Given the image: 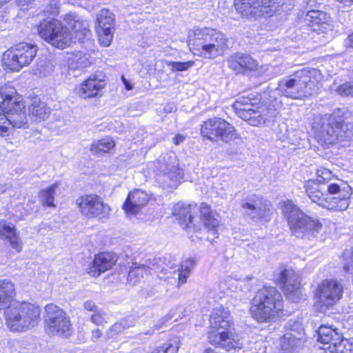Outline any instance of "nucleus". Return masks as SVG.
<instances>
[{
  "instance_id": "nucleus-1",
  "label": "nucleus",
  "mask_w": 353,
  "mask_h": 353,
  "mask_svg": "<svg viewBox=\"0 0 353 353\" xmlns=\"http://www.w3.org/2000/svg\"><path fill=\"white\" fill-rule=\"evenodd\" d=\"M316 178L304 183L305 192L310 200L318 205L333 211L346 210L350 205L352 188L339 180L332 182L334 176L325 168L316 170Z\"/></svg>"
},
{
  "instance_id": "nucleus-2",
  "label": "nucleus",
  "mask_w": 353,
  "mask_h": 353,
  "mask_svg": "<svg viewBox=\"0 0 353 353\" xmlns=\"http://www.w3.org/2000/svg\"><path fill=\"white\" fill-rule=\"evenodd\" d=\"M315 69L302 70L280 81L276 91L285 97L298 99L314 95L319 90Z\"/></svg>"
},
{
  "instance_id": "nucleus-3",
  "label": "nucleus",
  "mask_w": 353,
  "mask_h": 353,
  "mask_svg": "<svg viewBox=\"0 0 353 353\" xmlns=\"http://www.w3.org/2000/svg\"><path fill=\"white\" fill-rule=\"evenodd\" d=\"M200 221L194 222V214L197 211L196 205H186L184 203H176L173 208V215L179 221L183 228L190 232H197L201 229L203 225L212 232V234H216V228L219 226V221L215 217V214L211 210L210 205L206 203H202L200 205Z\"/></svg>"
},
{
  "instance_id": "nucleus-4",
  "label": "nucleus",
  "mask_w": 353,
  "mask_h": 353,
  "mask_svg": "<svg viewBox=\"0 0 353 353\" xmlns=\"http://www.w3.org/2000/svg\"><path fill=\"white\" fill-rule=\"evenodd\" d=\"M282 211L292 233L298 238L312 241L322 230L323 225L319 219L305 214L292 201L284 202Z\"/></svg>"
},
{
  "instance_id": "nucleus-5",
  "label": "nucleus",
  "mask_w": 353,
  "mask_h": 353,
  "mask_svg": "<svg viewBox=\"0 0 353 353\" xmlns=\"http://www.w3.org/2000/svg\"><path fill=\"white\" fill-rule=\"evenodd\" d=\"M283 297L279 290L272 286H263L252 299L250 311L258 322L270 321L282 310Z\"/></svg>"
},
{
  "instance_id": "nucleus-6",
  "label": "nucleus",
  "mask_w": 353,
  "mask_h": 353,
  "mask_svg": "<svg viewBox=\"0 0 353 353\" xmlns=\"http://www.w3.org/2000/svg\"><path fill=\"white\" fill-rule=\"evenodd\" d=\"M15 89L10 85L0 88V97L2 101L0 108L3 114L0 115V123L6 120L8 125L16 128H28V118L26 105L19 97L15 96Z\"/></svg>"
},
{
  "instance_id": "nucleus-7",
  "label": "nucleus",
  "mask_w": 353,
  "mask_h": 353,
  "mask_svg": "<svg viewBox=\"0 0 353 353\" xmlns=\"http://www.w3.org/2000/svg\"><path fill=\"white\" fill-rule=\"evenodd\" d=\"M190 43L201 50L209 59L223 54L228 48V39L220 30L212 28H196L189 32Z\"/></svg>"
},
{
  "instance_id": "nucleus-8",
  "label": "nucleus",
  "mask_w": 353,
  "mask_h": 353,
  "mask_svg": "<svg viewBox=\"0 0 353 353\" xmlns=\"http://www.w3.org/2000/svg\"><path fill=\"white\" fill-rule=\"evenodd\" d=\"M313 128L315 138L323 146L334 144L336 141H343L352 136L347 125L341 118L332 114L321 116L314 123Z\"/></svg>"
},
{
  "instance_id": "nucleus-9",
  "label": "nucleus",
  "mask_w": 353,
  "mask_h": 353,
  "mask_svg": "<svg viewBox=\"0 0 353 353\" xmlns=\"http://www.w3.org/2000/svg\"><path fill=\"white\" fill-rule=\"evenodd\" d=\"M41 309L28 302L17 303L6 312V325L13 332H24L37 326Z\"/></svg>"
},
{
  "instance_id": "nucleus-10",
  "label": "nucleus",
  "mask_w": 353,
  "mask_h": 353,
  "mask_svg": "<svg viewBox=\"0 0 353 353\" xmlns=\"http://www.w3.org/2000/svg\"><path fill=\"white\" fill-rule=\"evenodd\" d=\"M45 330L49 335L67 338L72 334L70 316L59 306L49 303L44 307Z\"/></svg>"
},
{
  "instance_id": "nucleus-11",
  "label": "nucleus",
  "mask_w": 353,
  "mask_h": 353,
  "mask_svg": "<svg viewBox=\"0 0 353 353\" xmlns=\"http://www.w3.org/2000/svg\"><path fill=\"white\" fill-rule=\"evenodd\" d=\"M39 36L57 48H65L72 42V35L57 19L48 18L37 27Z\"/></svg>"
},
{
  "instance_id": "nucleus-12",
  "label": "nucleus",
  "mask_w": 353,
  "mask_h": 353,
  "mask_svg": "<svg viewBox=\"0 0 353 353\" xmlns=\"http://www.w3.org/2000/svg\"><path fill=\"white\" fill-rule=\"evenodd\" d=\"M37 52L34 44L20 43L6 50L2 57L3 64L12 71L18 72L33 61Z\"/></svg>"
},
{
  "instance_id": "nucleus-13",
  "label": "nucleus",
  "mask_w": 353,
  "mask_h": 353,
  "mask_svg": "<svg viewBox=\"0 0 353 353\" xmlns=\"http://www.w3.org/2000/svg\"><path fill=\"white\" fill-rule=\"evenodd\" d=\"M283 3L284 0H234V6L243 17H271Z\"/></svg>"
},
{
  "instance_id": "nucleus-14",
  "label": "nucleus",
  "mask_w": 353,
  "mask_h": 353,
  "mask_svg": "<svg viewBox=\"0 0 353 353\" xmlns=\"http://www.w3.org/2000/svg\"><path fill=\"white\" fill-rule=\"evenodd\" d=\"M283 3L284 0H234V6L243 17H271Z\"/></svg>"
},
{
  "instance_id": "nucleus-15",
  "label": "nucleus",
  "mask_w": 353,
  "mask_h": 353,
  "mask_svg": "<svg viewBox=\"0 0 353 353\" xmlns=\"http://www.w3.org/2000/svg\"><path fill=\"white\" fill-rule=\"evenodd\" d=\"M275 283L280 285L287 298L292 302H298L302 296L301 278L292 269L279 268L274 274Z\"/></svg>"
},
{
  "instance_id": "nucleus-16",
  "label": "nucleus",
  "mask_w": 353,
  "mask_h": 353,
  "mask_svg": "<svg viewBox=\"0 0 353 353\" xmlns=\"http://www.w3.org/2000/svg\"><path fill=\"white\" fill-rule=\"evenodd\" d=\"M201 133L213 141H222L228 143L237 138L234 128L221 119H210L201 127Z\"/></svg>"
},
{
  "instance_id": "nucleus-17",
  "label": "nucleus",
  "mask_w": 353,
  "mask_h": 353,
  "mask_svg": "<svg viewBox=\"0 0 353 353\" xmlns=\"http://www.w3.org/2000/svg\"><path fill=\"white\" fill-rule=\"evenodd\" d=\"M343 286L336 279L323 280L316 290V296L321 307L329 308L336 305L342 298Z\"/></svg>"
},
{
  "instance_id": "nucleus-18",
  "label": "nucleus",
  "mask_w": 353,
  "mask_h": 353,
  "mask_svg": "<svg viewBox=\"0 0 353 353\" xmlns=\"http://www.w3.org/2000/svg\"><path fill=\"white\" fill-rule=\"evenodd\" d=\"M81 213L88 218L107 217L111 211L110 207L97 194H85L77 199Z\"/></svg>"
},
{
  "instance_id": "nucleus-19",
  "label": "nucleus",
  "mask_w": 353,
  "mask_h": 353,
  "mask_svg": "<svg viewBox=\"0 0 353 353\" xmlns=\"http://www.w3.org/2000/svg\"><path fill=\"white\" fill-rule=\"evenodd\" d=\"M241 207L247 217L258 221L266 219L270 216L271 204L263 197L252 194L245 199Z\"/></svg>"
},
{
  "instance_id": "nucleus-20",
  "label": "nucleus",
  "mask_w": 353,
  "mask_h": 353,
  "mask_svg": "<svg viewBox=\"0 0 353 353\" xmlns=\"http://www.w3.org/2000/svg\"><path fill=\"white\" fill-rule=\"evenodd\" d=\"M97 32L101 45L108 46L113 38L114 14L108 9H103L97 18Z\"/></svg>"
},
{
  "instance_id": "nucleus-21",
  "label": "nucleus",
  "mask_w": 353,
  "mask_h": 353,
  "mask_svg": "<svg viewBox=\"0 0 353 353\" xmlns=\"http://www.w3.org/2000/svg\"><path fill=\"white\" fill-rule=\"evenodd\" d=\"M318 341L324 345H328L323 347L328 350L331 353H347V347L341 352L339 346H343L345 341L348 339H343L341 334L331 327L321 325L318 330Z\"/></svg>"
},
{
  "instance_id": "nucleus-22",
  "label": "nucleus",
  "mask_w": 353,
  "mask_h": 353,
  "mask_svg": "<svg viewBox=\"0 0 353 353\" xmlns=\"http://www.w3.org/2000/svg\"><path fill=\"white\" fill-rule=\"evenodd\" d=\"M214 330L210 331L208 333V339L210 344L225 349L227 351L241 347V343L239 342V340L234 339L228 330H223L219 331L220 329Z\"/></svg>"
},
{
  "instance_id": "nucleus-23",
  "label": "nucleus",
  "mask_w": 353,
  "mask_h": 353,
  "mask_svg": "<svg viewBox=\"0 0 353 353\" xmlns=\"http://www.w3.org/2000/svg\"><path fill=\"white\" fill-rule=\"evenodd\" d=\"M260 101L261 98L253 94H243L236 99L232 108L240 118L248 122V119L253 114L254 108L259 105Z\"/></svg>"
},
{
  "instance_id": "nucleus-24",
  "label": "nucleus",
  "mask_w": 353,
  "mask_h": 353,
  "mask_svg": "<svg viewBox=\"0 0 353 353\" xmlns=\"http://www.w3.org/2000/svg\"><path fill=\"white\" fill-rule=\"evenodd\" d=\"M228 67L236 74L245 73L247 71H254L258 66V62L250 55L236 52L228 59Z\"/></svg>"
},
{
  "instance_id": "nucleus-25",
  "label": "nucleus",
  "mask_w": 353,
  "mask_h": 353,
  "mask_svg": "<svg viewBox=\"0 0 353 353\" xmlns=\"http://www.w3.org/2000/svg\"><path fill=\"white\" fill-rule=\"evenodd\" d=\"M148 195L141 190L130 192L123 205V209L128 216L137 214L148 203Z\"/></svg>"
},
{
  "instance_id": "nucleus-26",
  "label": "nucleus",
  "mask_w": 353,
  "mask_h": 353,
  "mask_svg": "<svg viewBox=\"0 0 353 353\" xmlns=\"http://www.w3.org/2000/svg\"><path fill=\"white\" fill-rule=\"evenodd\" d=\"M117 261V256L111 252H103L95 256L88 273L93 277L99 276L101 273L112 268Z\"/></svg>"
},
{
  "instance_id": "nucleus-27",
  "label": "nucleus",
  "mask_w": 353,
  "mask_h": 353,
  "mask_svg": "<svg viewBox=\"0 0 353 353\" xmlns=\"http://www.w3.org/2000/svg\"><path fill=\"white\" fill-rule=\"evenodd\" d=\"M105 83L96 75L90 76L77 89V94L83 99L98 96L99 92L104 88Z\"/></svg>"
},
{
  "instance_id": "nucleus-28",
  "label": "nucleus",
  "mask_w": 353,
  "mask_h": 353,
  "mask_svg": "<svg viewBox=\"0 0 353 353\" xmlns=\"http://www.w3.org/2000/svg\"><path fill=\"white\" fill-rule=\"evenodd\" d=\"M211 327L212 329L226 330L232 325L230 312L228 308L222 306L213 310L210 315Z\"/></svg>"
},
{
  "instance_id": "nucleus-29",
  "label": "nucleus",
  "mask_w": 353,
  "mask_h": 353,
  "mask_svg": "<svg viewBox=\"0 0 353 353\" xmlns=\"http://www.w3.org/2000/svg\"><path fill=\"white\" fill-rule=\"evenodd\" d=\"M14 296V284L8 280H0V310L8 308Z\"/></svg>"
},
{
  "instance_id": "nucleus-30",
  "label": "nucleus",
  "mask_w": 353,
  "mask_h": 353,
  "mask_svg": "<svg viewBox=\"0 0 353 353\" xmlns=\"http://www.w3.org/2000/svg\"><path fill=\"white\" fill-rule=\"evenodd\" d=\"M329 19L326 12L316 10L308 11L305 17V21L314 31L321 30V27L324 28Z\"/></svg>"
},
{
  "instance_id": "nucleus-31",
  "label": "nucleus",
  "mask_w": 353,
  "mask_h": 353,
  "mask_svg": "<svg viewBox=\"0 0 353 353\" xmlns=\"http://www.w3.org/2000/svg\"><path fill=\"white\" fill-rule=\"evenodd\" d=\"M0 238L8 239L13 248L18 252L21 250V243L16 234L15 228L8 225L4 220L0 221Z\"/></svg>"
},
{
  "instance_id": "nucleus-32",
  "label": "nucleus",
  "mask_w": 353,
  "mask_h": 353,
  "mask_svg": "<svg viewBox=\"0 0 353 353\" xmlns=\"http://www.w3.org/2000/svg\"><path fill=\"white\" fill-rule=\"evenodd\" d=\"M194 265V261L190 259H185L181 262V265L178 267V269L176 270L179 284H184L186 283L187 279ZM172 270L173 272H176L175 268L172 266H170L169 270L167 268H163L161 269V272L165 274L171 273Z\"/></svg>"
},
{
  "instance_id": "nucleus-33",
  "label": "nucleus",
  "mask_w": 353,
  "mask_h": 353,
  "mask_svg": "<svg viewBox=\"0 0 353 353\" xmlns=\"http://www.w3.org/2000/svg\"><path fill=\"white\" fill-rule=\"evenodd\" d=\"M29 112L32 119L37 122L45 120L50 114V110L38 98L32 99L31 105L29 107Z\"/></svg>"
},
{
  "instance_id": "nucleus-34",
  "label": "nucleus",
  "mask_w": 353,
  "mask_h": 353,
  "mask_svg": "<svg viewBox=\"0 0 353 353\" xmlns=\"http://www.w3.org/2000/svg\"><path fill=\"white\" fill-rule=\"evenodd\" d=\"M90 64L91 62L88 57L81 52L73 54L68 58V67L69 71H81L85 68L88 67Z\"/></svg>"
},
{
  "instance_id": "nucleus-35",
  "label": "nucleus",
  "mask_w": 353,
  "mask_h": 353,
  "mask_svg": "<svg viewBox=\"0 0 353 353\" xmlns=\"http://www.w3.org/2000/svg\"><path fill=\"white\" fill-rule=\"evenodd\" d=\"M71 29L72 38L74 37L75 40L79 42H83V40L88 37L91 32L88 29V23L86 21H83L81 19L76 21L74 24L70 28ZM70 33V32H69Z\"/></svg>"
},
{
  "instance_id": "nucleus-36",
  "label": "nucleus",
  "mask_w": 353,
  "mask_h": 353,
  "mask_svg": "<svg viewBox=\"0 0 353 353\" xmlns=\"http://www.w3.org/2000/svg\"><path fill=\"white\" fill-rule=\"evenodd\" d=\"M303 341L295 334L287 332L284 334L281 343V350L285 353H292L293 350L302 345Z\"/></svg>"
},
{
  "instance_id": "nucleus-37",
  "label": "nucleus",
  "mask_w": 353,
  "mask_h": 353,
  "mask_svg": "<svg viewBox=\"0 0 353 353\" xmlns=\"http://www.w3.org/2000/svg\"><path fill=\"white\" fill-rule=\"evenodd\" d=\"M148 270L149 267L148 265L133 263L128 273V283L131 285H136Z\"/></svg>"
},
{
  "instance_id": "nucleus-38",
  "label": "nucleus",
  "mask_w": 353,
  "mask_h": 353,
  "mask_svg": "<svg viewBox=\"0 0 353 353\" xmlns=\"http://www.w3.org/2000/svg\"><path fill=\"white\" fill-rule=\"evenodd\" d=\"M114 146V141L111 137H107L94 141L91 145L90 152L96 153H108L111 152Z\"/></svg>"
},
{
  "instance_id": "nucleus-39",
  "label": "nucleus",
  "mask_w": 353,
  "mask_h": 353,
  "mask_svg": "<svg viewBox=\"0 0 353 353\" xmlns=\"http://www.w3.org/2000/svg\"><path fill=\"white\" fill-rule=\"evenodd\" d=\"M267 112V110L263 105H256L253 109L252 115L248 119V123L253 126H260L265 124L268 120Z\"/></svg>"
},
{
  "instance_id": "nucleus-40",
  "label": "nucleus",
  "mask_w": 353,
  "mask_h": 353,
  "mask_svg": "<svg viewBox=\"0 0 353 353\" xmlns=\"http://www.w3.org/2000/svg\"><path fill=\"white\" fill-rule=\"evenodd\" d=\"M58 187V183H55L47 189L40 192L39 198L42 205L48 207L55 206L54 204V194Z\"/></svg>"
},
{
  "instance_id": "nucleus-41",
  "label": "nucleus",
  "mask_w": 353,
  "mask_h": 353,
  "mask_svg": "<svg viewBox=\"0 0 353 353\" xmlns=\"http://www.w3.org/2000/svg\"><path fill=\"white\" fill-rule=\"evenodd\" d=\"M165 176L171 179L173 184L170 185H174L177 182H179L183 178V170L178 166L172 165L167 166L164 170Z\"/></svg>"
},
{
  "instance_id": "nucleus-42",
  "label": "nucleus",
  "mask_w": 353,
  "mask_h": 353,
  "mask_svg": "<svg viewBox=\"0 0 353 353\" xmlns=\"http://www.w3.org/2000/svg\"><path fill=\"white\" fill-rule=\"evenodd\" d=\"M179 344L176 339H170L156 347L151 353H177Z\"/></svg>"
},
{
  "instance_id": "nucleus-43",
  "label": "nucleus",
  "mask_w": 353,
  "mask_h": 353,
  "mask_svg": "<svg viewBox=\"0 0 353 353\" xmlns=\"http://www.w3.org/2000/svg\"><path fill=\"white\" fill-rule=\"evenodd\" d=\"M166 64L170 67L172 72H183L192 68L194 65V62L192 61L185 62L166 61Z\"/></svg>"
},
{
  "instance_id": "nucleus-44",
  "label": "nucleus",
  "mask_w": 353,
  "mask_h": 353,
  "mask_svg": "<svg viewBox=\"0 0 353 353\" xmlns=\"http://www.w3.org/2000/svg\"><path fill=\"white\" fill-rule=\"evenodd\" d=\"M336 92L341 97H353V81L345 82L339 85Z\"/></svg>"
},
{
  "instance_id": "nucleus-45",
  "label": "nucleus",
  "mask_w": 353,
  "mask_h": 353,
  "mask_svg": "<svg viewBox=\"0 0 353 353\" xmlns=\"http://www.w3.org/2000/svg\"><path fill=\"white\" fill-rule=\"evenodd\" d=\"M287 327L289 330L288 332H292L296 335V336H299V338L303 340L304 336V329L303 328V325L301 323L295 320H290L288 323Z\"/></svg>"
},
{
  "instance_id": "nucleus-46",
  "label": "nucleus",
  "mask_w": 353,
  "mask_h": 353,
  "mask_svg": "<svg viewBox=\"0 0 353 353\" xmlns=\"http://www.w3.org/2000/svg\"><path fill=\"white\" fill-rule=\"evenodd\" d=\"M105 313L99 309L91 315L90 321L97 325H102L105 322Z\"/></svg>"
},
{
  "instance_id": "nucleus-47",
  "label": "nucleus",
  "mask_w": 353,
  "mask_h": 353,
  "mask_svg": "<svg viewBox=\"0 0 353 353\" xmlns=\"http://www.w3.org/2000/svg\"><path fill=\"white\" fill-rule=\"evenodd\" d=\"M125 325L121 321L114 323L107 332L108 338H112L114 335L121 333L125 330Z\"/></svg>"
},
{
  "instance_id": "nucleus-48",
  "label": "nucleus",
  "mask_w": 353,
  "mask_h": 353,
  "mask_svg": "<svg viewBox=\"0 0 353 353\" xmlns=\"http://www.w3.org/2000/svg\"><path fill=\"white\" fill-rule=\"evenodd\" d=\"M172 316L170 314H168V315H166L165 316L162 318L161 320H159L158 323L157 325H155L153 328L150 329L143 333H139L138 334V336L140 337L142 334L149 335V336L152 335L154 334L155 330L160 329L163 326V325H164L165 323V322L170 320L172 319Z\"/></svg>"
},
{
  "instance_id": "nucleus-49",
  "label": "nucleus",
  "mask_w": 353,
  "mask_h": 353,
  "mask_svg": "<svg viewBox=\"0 0 353 353\" xmlns=\"http://www.w3.org/2000/svg\"><path fill=\"white\" fill-rule=\"evenodd\" d=\"M81 19V17L77 15L74 12H69L64 17V21L68 28H66L67 29L71 28L72 26V24H74L76 23V21H78Z\"/></svg>"
},
{
  "instance_id": "nucleus-50",
  "label": "nucleus",
  "mask_w": 353,
  "mask_h": 353,
  "mask_svg": "<svg viewBox=\"0 0 353 353\" xmlns=\"http://www.w3.org/2000/svg\"><path fill=\"white\" fill-rule=\"evenodd\" d=\"M83 307L85 310L92 312H94L99 309L92 301H85L83 304Z\"/></svg>"
},
{
  "instance_id": "nucleus-51",
  "label": "nucleus",
  "mask_w": 353,
  "mask_h": 353,
  "mask_svg": "<svg viewBox=\"0 0 353 353\" xmlns=\"http://www.w3.org/2000/svg\"><path fill=\"white\" fill-rule=\"evenodd\" d=\"M345 261L344 269L346 271L353 269V252L350 254L349 257L347 256V254H345Z\"/></svg>"
},
{
  "instance_id": "nucleus-52",
  "label": "nucleus",
  "mask_w": 353,
  "mask_h": 353,
  "mask_svg": "<svg viewBox=\"0 0 353 353\" xmlns=\"http://www.w3.org/2000/svg\"><path fill=\"white\" fill-rule=\"evenodd\" d=\"M343 346H339V351L343 352L345 349V346L347 347V353H353V338L350 340L345 341Z\"/></svg>"
},
{
  "instance_id": "nucleus-53",
  "label": "nucleus",
  "mask_w": 353,
  "mask_h": 353,
  "mask_svg": "<svg viewBox=\"0 0 353 353\" xmlns=\"http://www.w3.org/2000/svg\"><path fill=\"white\" fill-rule=\"evenodd\" d=\"M121 323H123L125 325V330L129 328L132 326H134L136 323L137 319L134 317H127L125 319H121Z\"/></svg>"
},
{
  "instance_id": "nucleus-54",
  "label": "nucleus",
  "mask_w": 353,
  "mask_h": 353,
  "mask_svg": "<svg viewBox=\"0 0 353 353\" xmlns=\"http://www.w3.org/2000/svg\"><path fill=\"white\" fill-rule=\"evenodd\" d=\"M0 134L3 136L6 135V134L9 130V125L6 121V120H3L0 123Z\"/></svg>"
},
{
  "instance_id": "nucleus-55",
  "label": "nucleus",
  "mask_w": 353,
  "mask_h": 353,
  "mask_svg": "<svg viewBox=\"0 0 353 353\" xmlns=\"http://www.w3.org/2000/svg\"><path fill=\"white\" fill-rule=\"evenodd\" d=\"M102 336V332L99 329H95L92 331L91 341L96 342Z\"/></svg>"
},
{
  "instance_id": "nucleus-56",
  "label": "nucleus",
  "mask_w": 353,
  "mask_h": 353,
  "mask_svg": "<svg viewBox=\"0 0 353 353\" xmlns=\"http://www.w3.org/2000/svg\"><path fill=\"white\" fill-rule=\"evenodd\" d=\"M186 139V136L178 134L173 138V143L176 145H180L181 143H183Z\"/></svg>"
},
{
  "instance_id": "nucleus-57",
  "label": "nucleus",
  "mask_w": 353,
  "mask_h": 353,
  "mask_svg": "<svg viewBox=\"0 0 353 353\" xmlns=\"http://www.w3.org/2000/svg\"><path fill=\"white\" fill-rule=\"evenodd\" d=\"M345 45L347 48H353V32L345 39Z\"/></svg>"
},
{
  "instance_id": "nucleus-58",
  "label": "nucleus",
  "mask_w": 353,
  "mask_h": 353,
  "mask_svg": "<svg viewBox=\"0 0 353 353\" xmlns=\"http://www.w3.org/2000/svg\"><path fill=\"white\" fill-rule=\"evenodd\" d=\"M121 79L127 90H131L133 89L132 84L127 79H125L124 76L121 77Z\"/></svg>"
},
{
  "instance_id": "nucleus-59",
  "label": "nucleus",
  "mask_w": 353,
  "mask_h": 353,
  "mask_svg": "<svg viewBox=\"0 0 353 353\" xmlns=\"http://www.w3.org/2000/svg\"><path fill=\"white\" fill-rule=\"evenodd\" d=\"M50 8L47 12H50V14L56 15L58 13V10H57L58 8L57 6V4L56 3H54V4L50 3Z\"/></svg>"
},
{
  "instance_id": "nucleus-60",
  "label": "nucleus",
  "mask_w": 353,
  "mask_h": 353,
  "mask_svg": "<svg viewBox=\"0 0 353 353\" xmlns=\"http://www.w3.org/2000/svg\"><path fill=\"white\" fill-rule=\"evenodd\" d=\"M341 3H343L345 6L350 7L353 5V0H336Z\"/></svg>"
},
{
  "instance_id": "nucleus-61",
  "label": "nucleus",
  "mask_w": 353,
  "mask_h": 353,
  "mask_svg": "<svg viewBox=\"0 0 353 353\" xmlns=\"http://www.w3.org/2000/svg\"><path fill=\"white\" fill-rule=\"evenodd\" d=\"M16 2L19 6H26L28 5L31 0H16Z\"/></svg>"
},
{
  "instance_id": "nucleus-62",
  "label": "nucleus",
  "mask_w": 353,
  "mask_h": 353,
  "mask_svg": "<svg viewBox=\"0 0 353 353\" xmlns=\"http://www.w3.org/2000/svg\"><path fill=\"white\" fill-rule=\"evenodd\" d=\"M337 199V200L340 199V198H343V196H341L339 193H335V194H329V199Z\"/></svg>"
},
{
  "instance_id": "nucleus-63",
  "label": "nucleus",
  "mask_w": 353,
  "mask_h": 353,
  "mask_svg": "<svg viewBox=\"0 0 353 353\" xmlns=\"http://www.w3.org/2000/svg\"><path fill=\"white\" fill-rule=\"evenodd\" d=\"M138 4H145L148 0H137Z\"/></svg>"
},
{
  "instance_id": "nucleus-64",
  "label": "nucleus",
  "mask_w": 353,
  "mask_h": 353,
  "mask_svg": "<svg viewBox=\"0 0 353 353\" xmlns=\"http://www.w3.org/2000/svg\"><path fill=\"white\" fill-rule=\"evenodd\" d=\"M3 191H4V190H3V188H0V192H3Z\"/></svg>"
}]
</instances>
